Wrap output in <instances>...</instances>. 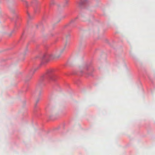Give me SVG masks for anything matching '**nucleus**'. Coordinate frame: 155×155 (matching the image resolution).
<instances>
[{"label": "nucleus", "instance_id": "nucleus-2", "mask_svg": "<svg viewBox=\"0 0 155 155\" xmlns=\"http://www.w3.org/2000/svg\"><path fill=\"white\" fill-rule=\"evenodd\" d=\"M68 0H66L64 4L63 5V6L64 7L67 6L68 4Z\"/></svg>", "mask_w": 155, "mask_h": 155}, {"label": "nucleus", "instance_id": "nucleus-4", "mask_svg": "<svg viewBox=\"0 0 155 155\" xmlns=\"http://www.w3.org/2000/svg\"><path fill=\"white\" fill-rule=\"evenodd\" d=\"M64 50V49H63V50H62V51L61 52V53H62V52H63V51Z\"/></svg>", "mask_w": 155, "mask_h": 155}, {"label": "nucleus", "instance_id": "nucleus-1", "mask_svg": "<svg viewBox=\"0 0 155 155\" xmlns=\"http://www.w3.org/2000/svg\"><path fill=\"white\" fill-rule=\"evenodd\" d=\"M60 56V55H58L57 54H46L45 58L47 59L49 58L50 59H52L54 58V57L58 58Z\"/></svg>", "mask_w": 155, "mask_h": 155}, {"label": "nucleus", "instance_id": "nucleus-5", "mask_svg": "<svg viewBox=\"0 0 155 155\" xmlns=\"http://www.w3.org/2000/svg\"><path fill=\"white\" fill-rule=\"evenodd\" d=\"M29 79H27V80H29Z\"/></svg>", "mask_w": 155, "mask_h": 155}, {"label": "nucleus", "instance_id": "nucleus-3", "mask_svg": "<svg viewBox=\"0 0 155 155\" xmlns=\"http://www.w3.org/2000/svg\"><path fill=\"white\" fill-rule=\"evenodd\" d=\"M37 93L38 94V95H40L41 94V93H42V91H41V90H40L39 91H37Z\"/></svg>", "mask_w": 155, "mask_h": 155}]
</instances>
